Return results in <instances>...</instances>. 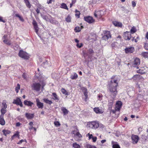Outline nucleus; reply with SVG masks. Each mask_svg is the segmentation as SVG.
I'll return each instance as SVG.
<instances>
[{
    "mask_svg": "<svg viewBox=\"0 0 148 148\" xmlns=\"http://www.w3.org/2000/svg\"><path fill=\"white\" fill-rule=\"evenodd\" d=\"M111 79V80L108 84V89L112 97L111 99L108 101V109L109 110H111L112 109L114 102V99L117 94L116 87L118 86V82L119 81V79L117 76H113Z\"/></svg>",
    "mask_w": 148,
    "mask_h": 148,
    "instance_id": "nucleus-1",
    "label": "nucleus"
},
{
    "mask_svg": "<svg viewBox=\"0 0 148 148\" xmlns=\"http://www.w3.org/2000/svg\"><path fill=\"white\" fill-rule=\"evenodd\" d=\"M32 24L34 26L35 32L41 39L43 40V38H46L47 37L46 36L47 35V33L45 32H44L43 33L42 35H40L38 33L39 28L36 22L34 20L33 21Z\"/></svg>",
    "mask_w": 148,
    "mask_h": 148,
    "instance_id": "nucleus-2",
    "label": "nucleus"
},
{
    "mask_svg": "<svg viewBox=\"0 0 148 148\" xmlns=\"http://www.w3.org/2000/svg\"><path fill=\"white\" fill-rule=\"evenodd\" d=\"M87 126L93 129H96L99 126V123L95 121L88 122L87 124Z\"/></svg>",
    "mask_w": 148,
    "mask_h": 148,
    "instance_id": "nucleus-3",
    "label": "nucleus"
},
{
    "mask_svg": "<svg viewBox=\"0 0 148 148\" xmlns=\"http://www.w3.org/2000/svg\"><path fill=\"white\" fill-rule=\"evenodd\" d=\"M18 55L19 57L25 60H28L29 58L28 54L23 50H20Z\"/></svg>",
    "mask_w": 148,
    "mask_h": 148,
    "instance_id": "nucleus-4",
    "label": "nucleus"
},
{
    "mask_svg": "<svg viewBox=\"0 0 148 148\" xmlns=\"http://www.w3.org/2000/svg\"><path fill=\"white\" fill-rule=\"evenodd\" d=\"M31 87L32 90L38 92L40 90L41 85L39 83L35 82L32 84Z\"/></svg>",
    "mask_w": 148,
    "mask_h": 148,
    "instance_id": "nucleus-5",
    "label": "nucleus"
},
{
    "mask_svg": "<svg viewBox=\"0 0 148 148\" xmlns=\"http://www.w3.org/2000/svg\"><path fill=\"white\" fill-rule=\"evenodd\" d=\"M103 33L104 35L102 37L103 40H106L111 37V35L110 31H104Z\"/></svg>",
    "mask_w": 148,
    "mask_h": 148,
    "instance_id": "nucleus-6",
    "label": "nucleus"
},
{
    "mask_svg": "<svg viewBox=\"0 0 148 148\" xmlns=\"http://www.w3.org/2000/svg\"><path fill=\"white\" fill-rule=\"evenodd\" d=\"M105 13L102 10L95 11L94 13V16L98 18H101V16L104 14Z\"/></svg>",
    "mask_w": 148,
    "mask_h": 148,
    "instance_id": "nucleus-7",
    "label": "nucleus"
},
{
    "mask_svg": "<svg viewBox=\"0 0 148 148\" xmlns=\"http://www.w3.org/2000/svg\"><path fill=\"white\" fill-rule=\"evenodd\" d=\"M134 50V48L133 47H129L126 48L125 49V51L126 53H132Z\"/></svg>",
    "mask_w": 148,
    "mask_h": 148,
    "instance_id": "nucleus-8",
    "label": "nucleus"
},
{
    "mask_svg": "<svg viewBox=\"0 0 148 148\" xmlns=\"http://www.w3.org/2000/svg\"><path fill=\"white\" fill-rule=\"evenodd\" d=\"M84 20L89 23H92L95 21L93 18L90 16H87L84 17Z\"/></svg>",
    "mask_w": 148,
    "mask_h": 148,
    "instance_id": "nucleus-9",
    "label": "nucleus"
},
{
    "mask_svg": "<svg viewBox=\"0 0 148 148\" xmlns=\"http://www.w3.org/2000/svg\"><path fill=\"white\" fill-rule=\"evenodd\" d=\"M140 63V60L138 58H136L133 62V66L134 67H136L137 69L139 68L138 66Z\"/></svg>",
    "mask_w": 148,
    "mask_h": 148,
    "instance_id": "nucleus-10",
    "label": "nucleus"
},
{
    "mask_svg": "<svg viewBox=\"0 0 148 148\" xmlns=\"http://www.w3.org/2000/svg\"><path fill=\"white\" fill-rule=\"evenodd\" d=\"M124 39L125 40H130L131 38V33L130 32H126L123 34Z\"/></svg>",
    "mask_w": 148,
    "mask_h": 148,
    "instance_id": "nucleus-11",
    "label": "nucleus"
},
{
    "mask_svg": "<svg viewBox=\"0 0 148 148\" xmlns=\"http://www.w3.org/2000/svg\"><path fill=\"white\" fill-rule=\"evenodd\" d=\"M122 105V103L119 101H117L116 103L115 109L116 111H119Z\"/></svg>",
    "mask_w": 148,
    "mask_h": 148,
    "instance_id": "nucleus-12",
    "label": "nucleus"
},
{
    "mask_svg": "<svg viewBox=\"0 0 148 148\" xmlns=\"http://www.w3.org/2000/svg\"><path fill=\"white\" fill-rule=\"evenodd\" d=\"M13 103L14 104H15L18 106L19 105L21 107H22L23 106V105L21 101V99L18 98H16V99H14Z\"/></svg>",
    "mask_w": 148,
    "mask_h": 148,
    "instance_id": "nucleus-13",
    "label": "nucleus"
},
{
    "mask_svg": "<svg viewBox=\"0 0 148 148\" xmlns=\"http://www.w3.org/2000/svg\"><path fill=\"white\" fill-rule=\"evenodd\" d=\"M131 138L132 140V142L134 144H136L137 143L139 138L138 136L134 135H132Z\"/></svg>",
    "mask_w": 148,
    "mask_h": 148,
    "instance_id": "nucleus-14",
    "label": "nucleus"
},
{
    "mask_svg": "<svg viewBox=\"0 0 148 148\" xmlns=\"http://www.w3.org/2000/svg\"><path fill=\"white\" fill-rule=\"evenodd\" d=\"M36 106L38 108L42 109L44 106V104L40 102V100L37 98L36 100Z\"/></svg>",
    "mask_w": 148,
    "mask_h": 148,
    "instance_id": "nucleus-15",
    "label": "nucleus"
},
{
    "mask_svg": "<svg viewBox=\"0 0 148 148\" xmlns=\"http://www.w3.org/2000/svg\"><path fill=\"white\" fill-rule=\"evenodd\" d=\"M94 53V51L93 49H90L84 53V55H86V56H92Z\"/></svg>",
    "mask_w": 148,
    "mask_h": 148,
    "instance_id": "nucleus-16",
    "label": "nucleus"
},
{
    "mask_svg": "<svg viewBox=\"0 0 148 148\" xmlns=\"http://www.w3.org/2000/svg\"><path fill=\"white\" fill-rule=\"evenodd\" d=\"M139 67L138 70L137 71V72L138 73H140L141 74H144L145 73V68L144 67Z\"/></svg>",
    "mask_w": 148,
    "mask_h": 148,
    "instance_id": "nucleus-17",
    "label": "nucleus"
},
{
    "mask_svg": "<svg viewBox=\"0 0 148 148\" xmlns=\"http://www.w3.org/2000/svg\"><path fill=\"white\" fill-rule=\"evenodd\" d=\"M75 139L76 141H79L81 139L82 137V135L80 134L79 132H77L75 134Z\"/></svg>",
    "mask_w": 148,
    "mask_h": 148,
    "instance_id": "nucleus-18",
    "label": "nucleus"
},
{
    "mask_svg": "<svg viewBox=\"0 0 148 148\" xmlns=\"http://www.w3.org/2000/svg\"><path fill=\"white\" fill-rule=\"evenodd\" d=\"M25 116L28 119H31L34 118V114H31L29 113H26L25 114Z\"/></svg>",
    "mask_w": 148,
    "mask_h": 148,
    "instance_id": "nucleus-19",
    "label": "nucleus"
},
{
    "mask_svg": "<svg viewBox=\"0 0 148 148\" xmlns=\"http://www.w3.org/2000/svg\"><path fill=\"white\" fill-rule=\"evenodd\" d=\"M94 111L97 114L102 113L103 111L102 110L100 109L99 108H95L93 109Z\"/></svg>",
    "mask_w": 148,
    "mask_h": 148,
    "instance_id": "nucleus-20",
    "label": "nucleus"
},
{
    "mask_svg": "<svg viewBox=\"0 0 148 148\" xmlns=\"http://www.w3.org/2000/svg\"><path fill=\"white\" fill-rule=\"evenodd\" d=\"M112 145L113 148H121L119 144L116 142L113 141L112 142Z\"/></svg>",
    "mask_w": 148,
    "mask_h": 148,
    "instance_id": "nucleus-21",
    "label": "nucleus"
},
{
    "mask_svg": "<svg viewBox=\"0 0 148 148\" xmlns=\"http://www.w3.org/2000/svg\"><path fill=\"white\" fill-rule=\"evenodd\" d=\"M24 104L28 106H31L34 104L33 102H31L30 101H28L27 100H25L24 102Z\"/></svg>",
    "mask_w": 148,
    "mask_h": 148,
    "instance_id": "nucleus-22",
    "label": "nucleus"
},
{
    "mask_svg": "<svg viewBox=\"0 0 148 148\" xmlns=\"http://www.w3.org/2000/svg\"><path fill=\"white\" fill-rule=\"evenodd\" d=\"M52 95L53 96L52 99L57 102L59 100V98L58 96L55 92H53L52 93Z\"/></svg>",
    "mask_w": 148,
    "mask_h": 148,
    "instance_id": "nucleus-23",
    "label": "nucleus"
},
{
    "mask_svg": "<svg viewBox=\"0 0 148 148\" xmlns=\"http://www.w3.org/2000/svg\"><path fill=\"white\" fill-rule=\"evenodd\" d=\"M136 90H138L139 91V93L138 94V97L140 96L141 97V98H143V94H142L141 93H140V88L139 86V85H138V84L136 86Z\"/></svg>",
    "mask_w": 148,
    "mask_h": 148,
    "instance_id": "nucleus-24",
    "label": "nucleus"
},
{
    "mask_svg": "<svg viewBox=\"0 0 148 148\" xmlns=\"http://www.w3.org/2000/svg\"><path fill=\"white\" fill-rule=\"evenodd\" d=\"M113 23L115 26L116 27H121L122 26V24L121 22L117 21H113Z\"/></svg>",
    "mask_w": 148,
    "mask_h": 148,
    "instance_id": "nucleus-25",
    "label": "nucleus"
},
{
    "mask_svg": "<svg viewBox=\"0 0 148 148\" xmlns=\"http://www.w3.org/2000/svg\"><path fill=\"white\" fill-rule=\"evenodd\" d=\"M2 132L3 135L5 136H7V135L11 133V131H10L7 130H3Z\"/></svg>",
    "mask_w": 148,
    "mask_h": 148,
    "instance_id": "nucleus-26",
    "label": "nucleus"
},
{
    "mask_svg": "<svg viewBox=\"0 0 148 148\" xmlns=\"http://www.w3.org/2000/svg\"><path fill=\"white\" fill-rule=\"evenodd\" d=\"M60 8L67 10H68L69 9L66 5L64 3H62L61 4Z\"/></svg>",
    "mask_w": 148,
    "mask_h": 148,
    "instance_id": "nucleus-27",
    "label": "nucleus"
},
{
    "mask_svg": "<svg viewBox=\"0 0 148 148\" xmlns=\"http://www.w3.org/2000/svg\"><path fill=\"white\" fill-rule=\"evenodd\" d=\"M26 5L27 7L29 8L31 7V4H30L29 0H23Z\"/></svg>",
    "mask_w": 148,
    "mask_h": 148,
    "instance_id": "nucleus-28",
    "label": "nucleus"
},
{
    "mask_svg": "<svg viewBox=\"0 0 148 148\" xmlns=\"http://www.w3.org/2000/svg\"><path fill=\"white\" fill-rule=\"evenodd\" d=\"M43 100L44 102L47 104H48L50 105L53 103L51 101L49 100L48 99H44Z\"/></svg>",
    "mask_w": 148,
    "mask_h": 148,
    "instance_id": "nucleus-29",
    "label": "nucleus"
},
{
    "mask_svg": "<svg viewBox=\"0 0 148 148\" xmlns=\"http://www.w3.org/2000/svg\"><path fill=\"white\" fill-rule=\"evenodd\" d=\"M77 75L76 73H74L73 75H71V78L72 79H75L77 78Z\"/></svg>",
    "mask_w": 148,
    "mask_h": 148,
    "instance_id": "nucleus-30",
    "label": "nucleus"
},
{
    "mask_svg": "<svg viewBox=\"0 0 148 148\" xmlns=\"http://www.w3.org/2000/svg\"><path fill=\"white\" fill-rule=\"evenodd\" d=\"M62 110L63 112L64 115L67 114L69 112L64 107L62 108Z\"/></svg>",
    "mask_w": 148,
    "mask_h": 148,
    "instance_id": "nucleus-31",
    "label": "nucleus"
},
{
    "mask_svg": "<svg viewBox=\"0 0 148 148\" xmlns=\"http://www.w3.org/2000/svg\"><path fill=\"white\" fill-rule=\"evenodd\" d=\"M61 91L63 94L65 95H69L68 92L63 88H62Z\"/></svg>",
    "mask_w": 148,
    "mask_h": 148,
    "instance_id": "nucleus-32",
    "label": "nucleus"
},
{
    "mask_svg": "<svg viewBox=\"0 0 148 148\" xmlns=\"http://www.w3.org/2000/svg\"><path fill=\"white\" fill-rule=\"evenodd\" d=\"M15 15L16 17H18L19 18V20L21 21L22 22H23L24 21V19H23V17L22 16H20L19 14H16Z\"/></svg>",
    "mask_w": 148,
    "mask_h": 148,
    "instance_id": "nucleus-33",
    "label": "nucleus"
},
{
    "mask_svg": "<svg viewBox=\"0 0 148 148\" xmlns=\"http://www.w3.org/2000/svg\"><path fill=\"white\" fill-rule=\"evenodd\" d=\"M3 42L8 45H11L10 41L7 39H4L3 40Z\"/></svg>",
    "mask_w": 148,
    "mask_h": 148,
    "instance_id": "nucleus-34",
    "label": "nucleus"
},
{
    "mask_svg": "<svg viewBox=\"0 0 148 148\" xmlns=\"http://www.w3.org/2000/svg\"><path fill=\"white\" fill-rule=\"evenodd\" d=\"M66 21L67 22L69 23L71 22V18L69 15L67 16V17L65 18Z\"/></svg>",
    "mask_w": 148,
    "mask_h": 148,
    "instance_id": "nucleus-35",
    "label": "nucleus"
},
{
    "mask_svg": "<svg viewBox=\"0 0 148 148\" xmlns=\"http://www.w3.org/2000/svg\"><path fill=\"white\" fill-rule=\"evenodd\" d=\"M73 147L74 148H80V146L76 143H74L73 144Z\"/></svg>",
    "mask_w": 148,
    "mask_h": 148,
    "instance_id": "nucleus-36",
    "label": "nucleus"
},
{
    "mask_svg": "<svg viewBox=\"0 0 148 148\" xmlns=\"http://www.w3.org/2000/svg\"><path fill=\"white\" fill-rule=\"evenodd\" d=\"M42 66L45 68H46L48 66H49L47 60H46L45 62H43L42 64Z\"/></svg>",
    "mask_w": 148,
    "mask_h": 148,
    "instance_id": "nucleus-37",
    "label": "nucleus"
},
{
    "mask_svg": "<svg viewBox=\"0 0 148 148\" xmlns=\"http://www.w3.org/2000/svg\"><path fill=\"white\" fill-rule=\"evenodd\" d=\"M29 129L30 131H31L32 130L34 129V132L35 133H36V128L33 127V125L30 126L29 127Z\"/></svg>",
    "mask_w": 148,
    "mask_h": 148,
    "instance_id": "nucleus-38",
    "label": "nucleus"
},
{
    "mask_svg": "<svg viewBox=\"0 0 148 148\" xmlns=\"http://www.w3.org/2000/svg\"><path fill=\"white\" fill-rule=\"evenodd\" d=\"M142 55L145 58H148V52H143L142 53Z\"/></svg>",
    "mask_w": 148,
    "mask_h": 148,
    "instance_id": "nucleus-39",
    "label": "nucleus"
},
{
    "mask_svg": "<svg viewBox=\"0 0 148 148\" xmlns=\"http://www.w3.org/2000/svg\"><path fill=\"white\" fill-rule=\"evenodd\" d=\"M6 101L5 100H4L3 101L2 105L3 106V108H7V105L6 104Z\"/></svg>",
    "mask_w": 148,
    "mask_h": 148,
    "instance_id": "nucleus-40",
    "label": "nucleus"
},
{
    "mask_svg": "<svg viewBox=\"0 0 148 148\" xmlns=\"http://www.w3.org/2000/svg\"><path fill=\"white\" fill-rule=\"evenodd\" d=\"M81 29L80 27H76L74 29V30L75 31V32H80L81 31Z\"/></svg>",
    "mask_w": 148,
    "mask_h": 148,
    "instance_id": "nucleus-41",
    "label": "nucleus"
},
{
    "mask_svg": "<svg viewBox=\"0 0 148 148\" xmlns=\"http://www.w3.org/2000/svg\"><path fill=\"white\" fill-rule=\"evenodd\" d=\"M6 108H2L1 110V114H5L6 112Z\"/></svg>",
    "mask_w": 148,
    "mask_h": 148,
    "instance_id": "nucleus-42",
    "label": "nucleus"
},
{
    "mask_svg": "<svg viewBox=\"0 0 148 148\" xmlns=\"http://www.w3.org/2000/svg\"><path fill=\"white\" fill-rule=\"evenodd\" d=\"M136 31V28L134 27H133L130 30V31H131V32H130L131 33H132V34H133V33H135Z\"/></svg>",
    "mask_w": 148,
    "mask_h": 148,
    "instance_id": "nucleus-43",
    "label": "nucleus"
},
{
    "mask_svg": "<svg viewBox=\"0 0 148 148\" xmlns=\"http://www.w3.org/2000/svg\"><path fill=\"white\" fill-rule=\"evenodd\" d=\"M20 89V85L19 84H18L17 86H16L15 88V90L16 91V93H18V92L19 90Z\"/></svg>",
    "mask_w": 148,
    "mask_h": 148,
    "instance_id": "nucleus-44",
    "label": "nucleus"
},
{
    "mask_svg": "<svg viewBox=\"0 0 148 148\" xmlns=\"http://www.w3.org/2000/svg\"><path fill=\"white\" fill-rule=\"evenodd\" d=\"M139 75L138 74L134 75L132 77V79L134 80H136L139 78Z\"/></svg>",
    "mask_w": 148,
    "mask_h": 148,
    "instance_id": "nucleus-45",
    "label": "nucleus"
},
{
    "mask_svg": "<svg viewBox=\"0 0 148 148\" xmlns=\"http://www.w3.org/2000/svg\"><path fill=\"white\" fill-rule=\"evenodd\" d=\"M5 124V121L4 119H0V124L1 125H4Z\"/></svg>",
    "mask_w": 148,
    "mask_h": 148,
    "instance_id": "nucleus-46",
    "label": "nucleus"
},
{
    "mask_svg": "<svg viewBox=\"0 0 148 148\" xmlns=\"http://www.w3.org/2000/svg\"><path fill=\"white\" fill-rule=\"evenodd\" d=\"M75 12L76 14H75V16L76 17H77L78 18H79L80 17V13L79 11H78L77 10H75Z\"/></svg>",
    "mask_w": 148,
    "mask_h": 148,
    "instance_id": "nucleus-47",
    "label": "nucleus"
},
{
    "mask_svg": "<svg viewBox=\"0 0 148 148\" xmlns=\"http://www.w3.org/2000/svg\"><path fill=\"white\" fill-rule=\"evenodd\" d=\"M50 22L51 23L53 24H58V21L53 20H50Z\"/></svg>",
    "mask_w": 148,
    "mask_h": 148,
    "instance_id": "nucleus-48",
    "label": "nucleus"
},
{
    "mask_svg": "<svg viewBox=\"0 0 148 148\" xmlns=\"http://www.w3.org/2000/svg\"><path fill=\"white\" fill-rule=\"evenodd\" d=\"M41 16L42 17L44 20L47 21L48 19V17L47 16L41 14Z\"/></svg>",
    "mask_w": 148,
    "mask_h": 148,
    "instance_id": "nucleus-49",
    "label": "nucleus"
},
{
    "mask_svg": "<svg viewBox=\"0 0 148 148\" xmlns=\"http://www.w3.org/2000/svg\"><path fill=\"white\" fill-rule=\"evenodd\" d=\"M87 90L86 89L84 92V95L85 96V99H87L88 97Z\"/></svg>",
    "mask_w": 148,
    "mask_h": 148,
    "instance_id": "nucleus-50",
    "label": "nucleus"
},
{
    "mask_svg": "<svg viewBox=\"0 0 148 148\" xmlns=\"http://www.w3.org/2000/svg\"><path fill=\"white\" fill-rule=\"evenodd\" d=\"M54 124L55 126L57 127L60 126V125L59 122L58 121L54 122Z\"/></svg>",
    "mask_w": 148,
    "mask_h": 148,
    "instance_id": "nucleus-51",
    "label": "nucleus"
},
{
    "mask_svg": "<svg viewBox=\"0 0 148 148\" xmlns=\"http://www.w3.org/2000/svg\"><path fill=\"white\" fill-rule=\"evenodd\" d=\"M144 47L145 49L147 50H148V43H145L144 44Z\"/></svg>",
    "mask_w": 148,
    "mask_h": 148,
    "instance_id": "nucleus-52",
    "label": "nucleus"
},
{
    "mask_svg": "<svg viewBox=\"0 0 148 148\" xmlns=\"http://www.w3.org/2000/svg\"><path fill=\"white\" fill-rule=\"evenodd\" d=\"M76 2V1L75 0H72V2L70 4V8H71L73 5Z\"/></svg>",
    "mask_w": 148,
    "mask_h": 148,
    "instance_id": "nucleus-53",
    "label": "nucleus"
},
{
    "mask_svg": "<svg viewBox=\"0 0 148 148\" xmlns=\"http://www.w3.org/2000/svg\"><path fill=\"white\" fill-rule=\"evenodd\" d=\"M103 95L101 94H99L98 95V99L101 101L102 99Z\"/></svg>",
    "mask_w": 148,
    "mask_h": 148,
    "instance_id": "nucleus-54",
    "label": "nucleus"
},
{
    "mask_svg": "<svg viewBox=\"0 0 148 148\" xmlns=\"http://www.w3.org/2000/svg\"><path fill=\"white\" fill-rule=\"evenodd\" d=\"M82 46L83 44L82 43L80 44L77 43L76 45L77 47L79 48H80Z\"/></svg>",
    "mask_w": 148,
    "mask_h": 148,
    "instance_id": "nucleus-55",
    "label": "nucleus"
},
{
    "mask_svg": "<svg viewBox=\"0 0 148 148\" xmlns=\"http://www.w3.org/2000/svg\"><path fill=\"white\" fill-rule=\"evenodd\" d=\"M87 136H89L88 137L89 139H90L91 138H92L93 137L92 135V134H90L89 133H88L87 134Z\"/></svg>",
    "mask_w": 148,
    "mask_h": 148,
    "instance_id": "nucleus-56",
    "label": "nucleus"
},
{
    "mask_svg": "<svg viewBox=\"0 0 148 148\" xmlns=\"http://www.w3.org/2000/svg\"><path fill=\"white\" fill-rule=\"evenodd\" d=\"M19 132L17 131L16 132V133L14 134L13 135H14V136L15 137V136H17L18 137H19Z\"/></svg>",
    "mask_w": 148,
    "mask_h": 148,
    "instance_id": "nucleus-57",
    "label": "nucleus"
},
{
    "mask_svg": "<svg viewBox=\"0 0 148 148\" xmlns=\"http://www.w3.org/2000/svg\"><path fill=\"white\" fill-rule=\"evenodd\" d=\"M93 1L95 3H100L102 0H93Z\"/></svg>",
    "mask_w": 148,
    "mask_h": 148,
    "instance_id": "nucleus-58",
    "label": "nucleus"
},
{
    "mask_svg": "<svg viewBox=\"0 0 148 148\" xmlns=\"http://www.w3.org/2000/svg\"><path fill=\"white\" fill-rule=\"evenodd\" d=\"M132 6L133 7H134L136 5V3L134 1H132Z\"/></svg>",
    "mask_w": 148,
    "mask_h": 148,
    "instance_id": "nucleus-59",
    "label": "nucleus"
},
{
    "mask_svg": "<svg viewBox=\"0 0 148 148\" xmlns=\"http://www.w3.org/2000/svg\"><path fill=\"white\" fill-rule=\"evenodd\" d=\"M93 146L91 145L90 144H87L86 145L87 148H92Z\"/></svg>",
    "mask_w": 148,
    "mask_h": 148,
    "instance_id": "nucleus-60",
    "label": "nucleus"
},
{
    "mask_svg": "<svg viewBox=\"0 0 148 148\" xmlns=\"http://www.w3.org/2000/svg\"><path fill=\"white\" fill-rule=\"evenodd\" d=\"M3 18L2 17L0 16V22H2L4 23L5 22V21L3 19Z\"/></svg>",
    "mask_w": 148,
    "mask_h": 148,
    "instance_id": "nucleus-61",
    "label": "nucleus"
},
{
    "mask_svg": "<svg viewBox=\"0 0 148 148\" xmlns=\"http://www.w3.org/2000/svg\"><path fill=\"white\" fill-rule=\"evenodd\" d=\"M38 7L40 9H43L44 8V7L40 5H39Z\"/></svg>",
    "mask_w": 148,
    "mask_h": 148,
    "instance_id": "nucleus-62",
    "label": "nucleus"
},
{
    "mask_svg": "<svg viewBox=\"0 0 148 148\" xmlns=\"http://www.w3.org/2000/svg\"><path fill=\"white\" fill-rule=\"evenodd\" d=\"M22 77L24 79H26L27 77L25 73H23V74L22 75Z\"/></svg>",
    "mask_w": 148,
    "mask_h": 148,
    "instance_id": "nucleus-63",
    "label": "nucleus"
},
{
    "mask_svg": "<svg viewBox=\"0 0 148 148\" xmlns=\"http://www.w3.org/2000/svg\"><path fill=\"white\" fill-rule=\"evenodd\" d=\"M93 140V142H95L97 139V138L96 137H93L92 138Z\"/></svg>",
    "mask_w": 148,
    "mask_h": 148,
    "instance_id": "nucleus-64",
    "label": "nucleus"
}]
</instances>
